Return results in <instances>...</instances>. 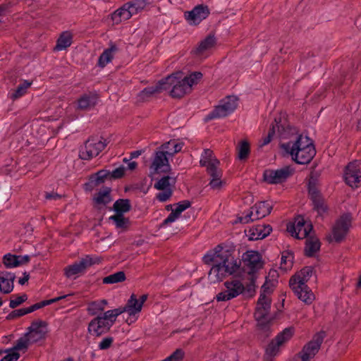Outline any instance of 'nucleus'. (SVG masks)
Here are the masks:
<instances>
[{
    "label": "nucleus",
    "mask_w": 361,
    "mask_h": 361,
    "mask_svg": "<svg viewBox=\"0 0 361 361\" xmlns=\"http://www.w3.org/2000/svg\"><path fill=\"white\" fill-rule=\"evenodd\" d=\"M204 264L212 265L209 278L215 283L237 272L240 266V261L235 259L231 252L224 250L220 245L208 252L202 259Z\"/></svg>",
    "instance_id": "nucleus-1"
},
{
    "label": "nucleus",
    "mask_w": 361,
    "mask_h": 361,
    "mask_svg": "<svg viewBox=\"0 0 361 361\" xmlns=\"http://www.w3.org/2000/svg\"><path fill=\"white\" fill-rule=\"evenodd\" d=\"M274 283H270L268 279H266L265 283L262 286V293L258 299L255 312V317L257 321L259 330L264 336H269L270 331V322L268 320V314L271 308V300L266 295L273 290Z\"/></svg>",
    "instance_id": "nucleus-2"
},
{
    "label": "nucleus",
    "mask_w": 361,
    "mask_h": 361,
    "mask_svg": "<svg viewBox=\"0 0 361 361\" xmlns=\"http://www.w3.org/2000/svg\"><path fill=\"white\" fill-rule=\"evenodd\" d=\"M312 267H305L289 280V286L297 298L306 305H310L315 299L312 290L307 285L313 273Z\"/></svg>",
    "instance_id": "nucleus-3"
},
{
    "label": "nucleus",
    "mask_w": 361,
    "mask_h": 361,
    "mask_svg": "<svg viewBox=\"0 0 361 361\" xmlns=\"http://www.w3.org/2000/svg\"><path fill=\"white\" fill-rule=\"evenodd\" d=\"M182 76V73H176L161 80L164 90H169L173 98H181L190 92V85L183 80Z\"/></svg>",
    "instance_id": "nucleus-4"
},
{
    "label": "nucleus",
    "mask_w": 361,
    "mask_h": 361,
    "mask_svg": "<svg viewBox=\"0 0 361 361\" xmlns=\"http://www.w3.org/2000/svg\"><path fill=\"white\" fill-rule=\"evenodd\" d=\"M147 4L146 0H133L127 2L111 14V20L115 24H119L123 20H127L133 15L143 11Z\"/></svg>",
    "instance_id": "nucleus-5"
},
{
    "label": "nucleus",
    "mask_w": 361,
    "mask_h": 361,
    "mask_svg": "<svg viewBox=\"0 0 361 361\" xmlns=\"http://www.w3.org/2000/svg\"><path fill=\"white\" fill-rule=\"evenodd\" d=\"M101 262L99 257H93L91 255H86L79 261L66 267L63 269L64 275L67 278H72L77 275L83 274L87 269L92 265L99 264Z\"/></svg>",
    "instance_id": "nucleus-6"
},
{
    "label": "nucleus",
    "mask_w": 361,
    "mask_h": 361,
    "mask_svg": "<svg viewBox=\"0 0 361 361\" xmlns=\"http://www.w3.org/2000/svg\"><path fill=\"white\" fill-rule=\"evenodd\" d=\"M273 209V205L267 201L256 203L250 208V211L245 216L238 217L239 222L247 224L250 221L262 219L269 215Z\"/></svg>",
    "instance_id": "nucleus-7"
},
{
    "label": "nucleus",
    "mask_w": 361,
    "mask_h": 361,
    "mask_svg": "<svg viewBox=\"0 0 361 361\" xmlns=\"http://www.w3.org/2000/svg\"><path fill=\"white\" fill-rule=\"evenodd\" d=\"M237 97L235 96H228L222 99L220 104L211 111L207 116V120H212L225 117L231 114L238 106Z\"/></svg>",
    "instance_id": "nucleus-8"
},
{
    "label": "nucleus",
    "mask_w": 361,
    "mask_h": 361,
    "mask_svg": "<svg viewBox=\"0 0 361 361\" xmlns=\"http://www.w3.org/2000/svg\"><path fill=\"white\" fill-rule=\"evenodd\" d=\"M106 140H102L97 137L89 138L85 147L80 150V158L84 160H89L97 157L106 146Z\"/></svg>",
    "instance_id": "nucleus-9"
},
{
    "label": "nucleus",
    "mask_w": 361,
    "mask_h": 361,
    "mask_svg": "<svg viewBox=\"0 0 361 361\" xmlns=\"http://www.w3.org/2000/svg\"><path fill=\"white\" fill-rule=\"evenodd\" d=\"M326 337V332L321 331L317 333L312 339L306 344L299 353L301 361H309L318 353L322 343Z\"/></svg>",
    "instance_id": "nucleus-10"
},
{
    "label": "nucleus",
    "mask_w": 361,
    "mask_h": 361,
    "mask_svg": "<svg viewBox=\"0 0 361 361\" xmlns=\"http://www.w3.org/2000/svg\"><path fill=\"white\" fill-rule=\"evenodd\" d=\"M293 172V169L288 166L276 170L266 169L263 173V178L269 184H280L290 177Z\"/></svg>",
    "instance_id": "nucleus-11"
},
{
    "label": "nucleus",
    "mask_w": 361,
    "mask_h": 361,
    "mask_svg": "<svg viewBox=\"0 0 361 361\" xmlns=\"http://www.w3.org/2000/svg\"><path fill=\"white\" fill-rule=\"evenodd\" d=\"M226 290L216 295L218 302L228 301L242 294L245 290L244 285L239 280H233L224 283Z\"/></svg>",
    "instance_id": "nucleus-12"
},
{
    "label": "nucleus",
    "mask_w": 361,
    "mask_h": 361,
    "mask_svg": "<svg viewBox=\"0 0 361 361\" xmlns=\"http://www.w3.org/2000/svg\"><path fill=\"white\" fill-rule=\"evenodd\" d=\"M293 335V328H286L273 339L266 348L267 357L273 358L279 352V347L288 341Z\"/></svg>",
    "instance_id": "nucleus-13"
},
{
    "label": "nucleus",
    "mask_w": 361,
    "mask_h": 361,
    "mask_svg": "<svg viewBox=\"0 0 361 361\" xmlns=\"http://www.w3.org/2000/svg\"><path fill=\"white\" fill-rule=\"evenodd\" d=\"M345 180L351 188L361 187V161L349 163L345 170Z\"/></svg>",
    "instance_id": "nucleus-14"
},
{
    "label": "nucleus",
    "mask_w": 361,
    "mask_h": 361,
    "mask_svg": "<svg viewBox=\"0 0 361 361\" xmlns=\"http://www.w3.org/2000/svg\"><path fill=\"white\" fill-rule=\"evenodd\" d=\"M47 322L40 319L35 320L31 323L26 333L30 343H36L44 339L47 333Z\"/></svg>",
    "instance_id": "nucleus-15"
},
{
    "label": "nucleus",
    "mask_w": 361,
    "mask_h": 361,
    "mask_svg": "<svg viewBox=\"0 0 361 361\" xmlns=\"http://www.w3.org/2000/svg\"><path fill=\"white\" fill-rule=\"evenodd\" d=\"M351 224V216L348 214H344L336 221L332 229L334 240L341 242L345 237Z\"/></svg>",
    "instance_id": "nucleus-16"
},
{
    "label": "nucleus",
    "mask_w": 361,
    "mask_h": 361,
    "mask_svg": "<svg viewBox=\"0 0 361 361\" xmlns=\"http://www.w3.org/2000/svg\"><path fill=\"white\" fill-rule=\"evenodd\" d=\"M242 261L249 274H254L262 267L261 256L257 251H247L243 255Z\"/></svg>",
    "instance_id": "nucleus-17"
},
{
    "label": "nucleus",
    "mask_w": 361,
    "mask_h": 361,
    "mask_svg": "<svg viewBox=\"0 0 361 361\" xmlns=\"http://www.w3.org/2000/svg\"><path fill=\"white\" fill-rule=\"evenodd\" d=\"M312 225H305L303 218L298 216L293 224L288 225L287 231L298 239L306 238L312 230Z\"/></svg>",
    "instance_id": "nucleus-18"
},
{
    "label": "nucleus",
    "mask_w": 361,
    "mask_h": 361,
    "mask_svg": "<svg viewBox=\"0 0 361 361\" xmlns=\"http://www.w3.org/2000/svg\"><path fill=\"white\" fill-rule=\"evenodd\" d=\"M167 155L166 152L163 149L157 151L154 153V157L150 166V169L153 171V173H159L169 171L170 165Z\"/></svg>",
    "instance_id": "nucleus-19"
},
{
    "label": "nucleus",
    "mask_w": 361,
    "mask_h": 361,
    "mask_svg": "<svg viewBox=\"0 0 361 361\" xmlns=\"http://www.w3.org/2000/svg\"><path fill=\"white\" fill-rule=\"evenodd\" d=\"M111 326L112 322L106 321L102 316H97L89 323L88 331L92 335L99 336L108 332Z\"/></svg>",
    "instance_id": "nucleus-20"
},
{
    "label": "nucleus",
    "mask_w": 361,
    "mask_h": 361,
    "mask_svg": "<svg viewBox=\"0 0 361 361\" xmlns=\"http://www.w3.org/2000/svg\"><path fill=\"white\" fill-rule=\"evenodd\" d=\"M292 159L299 164H307L311 161L316 154V150L314 146L308 147L306 145V147L303 149H298L297 151L290 152Z\"/></svg>",
    "instance_id": "nucleus-21"
},
{
    "label": "nucleus",
    "mask_w": 361,
    "mask_h": 361,
    "mask_svg": "<svg viewBox=\"0 0 361 361\" xmlns=\"http://www.w3.org/2000/svg\"><path fill=\"white\" fill-rule=\"evenodd\" d=\"M209 14L207 6H196L192 11L185 13V17L190 24L197 25Z\"/></svg>",
    "instance_id": "nucleus-22"
},
{
    "label": "nucleus",
    "mask_w": 361,
    "mask_h": 361,
    "mask_svg": "<svg viewBox=\"0 0 361 361\" xmlns=\"http://www.w3.org/2000/svg\"><path fill=\"white\" fill-rule=\"evenodd\" d=\"M125 308L128 314V317L126 321L128 324H130L137 319V314L141 312L142 307L139 303L136 295L132 294L125 305Z\"/></svg>",
    "instance_id": "nucleus-23"
},
{
    "label": "nucleus",
    "mask_w": 361,
    "mask_h": 361,
    "mask_svg": "<svg viewBox=\"0 0 361 361\" xmlns=\"http://www.w3.org/2000/svg\"><path fill=\"white\" fill-rule=\"evenodd\" d=\"M306 145L310 146H314L312 140L307 137L302 135H299L296 137L295 141H290L287 143H283L281 147L288 153L297 151L298 149H304L306 147Z\"/></svg>",
    "instance_id": "nucleus-24"
},
{
    "label": "nucleus",
    "mask_w": 361,
    "mask_h": 361,
    "mask_svg": "<svg viewBox=\"0 0 361 361\" xmlns=\"http://www.w3.org/2000/svg\"><path fill=\"white\" fill-rule=\"evenodd\" d=\"M309 195L312 202L314 209L319 214L325 212L327 209V207L320 192L317 191L316 188L310 187Z\"/></svg>",
    "instance_id": "nucleus-25"
},
{
    "label": "nucleus",
    "mask_w": 361,
    "mask_h": 361,
    "mask_svg": "<svg viewBox=\"0 0 361 361\" xmlns=\"http://www.w3.org/2000/svg\"><path fill=\"white\" fill-rule=\"evenodd\" d=\"M174 206L176 208L172 210L167 218L164 220L162 226H166L175 221L183 211L191 206V202L189 200H183L176 204Z\"/></svg>",
    "instance_id": "nucleus-26"
},
{
    "label": "nucleus",
    "mask_w": 361,
    "mask_h": 361,
    "mask_svg": "<svg viewBox=\"0 0 361 361\" xmlns=\"http://www.w3.org/2000/svg\"><path fill=\"white\" fill-rule=\"evenodd\" d=\"M97 101L98 97L97 94H85L78 99V109L82 111L90 110L95 106Z\"/></svg>",
    "instance_id": "nucleus-27"
},
{
    "label": "nucleus",
    "mask_w": 361,
    "mask_h": 361,
    "mask_svg": "<svg viewBox=\"0 0 361 361\" xmlns=\"http://www.w3.org/2000/svg\"><path fill=\"white\" fill-rule=\"evenodd\" d=\"M163 87H164L163 82H162L161 80L160 81H159L154 86L145 87L143 90H142L139 93V94H138L139 100L143 102V101L148 99L152 95H154L157 93H160L161 92H162L164 90Z\"/></svg>",
    "instance_id": "nucleus-28"
},
{
    "label": "nucleus",
    "mask_w": 361,
    "mask_h": 361,
    "mask_svg": "<svg viewBox=\"0 0 361 361\" xmlns=\"http://www.w3.org/2000/svg\"><path fill=\"white\" fill-rule=\"evenodd\" d=\"M118 50L116 44L111 43L110 47L106 49L102 54L99 56L98 60V66L104 68L107 63L111 61L114 58V54Z\"/></svg>",
    "instance_id": "nucleus-29"
},
{
    "label": "nucleus",
    "mask_w": 361,
    "mask_h": 361,
    "mask_svg": "<svg viewBox=\"0 0 361 361\" xmlns=\"http://www.w3.org/2000/svg\"><path fill=\"white\" fill-rule=\"evenodd\" d=\"M215 44L216 39L214 36L209 35L204 40L200 42L195 52L197 55L203 56L204 53L212 49Z\"/></svg>",
    "instance_id": "nucleus-30"
},
{
    "label": "nucleus",
    "mask_w": 361,
    "mask_h": 361,
    "mask_svg": "<svg viewBox=\"0 0 361 361\" xmlns=\"http://www.w3.org/2000/svg\"><path fill=\"white\" fill-rule=\"evenodd\" d=\"M109 221H113L115 226L118 229L126 231L130 226V221L128 218H126L123 214H115L109 218Z\"/></svg>",
    "instance_id": "nucleus-31"
},
{
    "label": "nucleus",
    "mask_w": 361,
    "mask_h": 361,
    "mask_svg": "<svg viewBox=\"0 0 361 361\" xmlns=\"http://www.w3.org/2000/svg\"><path fill=\"white\" fill-rule=\"evenodd\" d=\"M320 248V242L316 238H309L306 240L305 252L307 257H312Z\"/></svg>",
    "instance_id": "nucleus-32"
},
{
    "label": "nucleus",
    "mask_w": 361,
    "mask_h": 361,
    "mask_svg": "<svg viewBox=\"0 0 361 361\" xmlns=\"http://www.w3.org/2000/svg\"><path fill=\"white\" fill-rule=\"evenodd\" d=\"M72 38L73 35L71 32L68 31L62 32V34L60 35L59 38L57 40L55 49L58 51L66 49L71 45Z\"/></svg>",
    "instance_id": "nucleus-33"
},
{
    "label": "nucleus",
    "mask_w": 361,
    "mask_h": 361,
    "mask_svg": "<svg viewBox=\"0 0 361 361\" xmlns=\"http://www.w3.org/2000/svg\"><path fill=\"white\" fill-rule=\"evenodd\" d=\"M183 145V144L181 142H176L175 140H170L169 142L161 145L160 149L164 150L168 155L173 156L181 151Z\"/></svg>",
    "instance_id": "nucleus-34"
},
{
    "label": "nucleus",
    "mask_w": 361,
    "mask_h": 361,
    "mask_svg": "<svg viewBox=\"0 0 361 361\" xmlns=\"http://www.w3.org/2000/svg\"><path fill=\"white\" fill-rule=\"evenodd\" d=\"M116 214H123L131 209L130 201L128 199H118L113 205Z\"/></svg>",
    "instance_id": "nucleus-35"
},
{
    "label": "nucleus",
    "mask_w": 361,
    "mask_h": 361,
    "mask_svg": "<svg viewBox=\"0 0 361 361\" xmlns=\"http://www.w3.org/2000/svg\"><path fill=\"white\" fill-rule=\"evenodd\" d=\"M281 122V116L276 117L274 118V123H272L270 126V128L268 132V135L264 138L263 142L261 146H264L268 145L272 140L274 135L276 133V130H277L280 132L281 128H283L282 126H279V123Z\"/></svg>",
    "instance_id": "nucleus-36"
},
{
    "label": "nucleus",
    "mask_w": 361,
    "mask_h": 361,
    "mask_svg": "<svg viewBox=\"0 0 361 361\" xmlns=\"http://www.w3.org/2000/svg\"><path fill=\"white\" fill-rule=\"evenodd\" d=\"M210 166H207V172L210 176L211 179H219L222 177V171L219 168L220 161L219 160H214Z\"/></svg>",
    "instance_id": "nucleus-37"
},
{
    "label": "nucleus",
    "mask_w": 361,
    "mask_h": 361,
    "mask_svg": "<svg viewBox=\"0 0 361 361\" xmlns=\"http://www.w3.org/2000/svg\"><path fill=\"white\" fill-rule=\"evenodd\" d=\"M126 277L125 272L120 271L104 277L102 280V282L104 284H114L123 282L126 280Z\"/></svg>",
    "instance_id": "nucleus-38"
},
{
    "label": "nucleus",
    "mask_w": 361,
    "mask_h": 361,
    "mask_svg": "<svg viewBox=\"0 0 361 361\" xmlns=\"http://www.w3.org/2000/svg\"><path fill=\"white\" fill-rule=\"evenodd\" d=\"M176 183V178L171 177L169 176H165L158 180L154 187L157 190H166V189H171L170 186L172 184H175Z\"/></svg>",
    "instance_id": "nucleus-39"
},
{
    "label": "nucleus",
    "mask_w": 361,
    "mask_h": 361,
    "mask_svg": "<svg viewBox=\"0 0 361 361\" xmlns=\"http://www.w3.org/2000/svg\"><path fill=\"white\" fill-rule=\"evenodd\" d=\"M94 200L97 204L106 205L111 200L110 197V189L106 188L104 190L98 192L95 195Z\"/></svg>",
    "instance_id": "nucleus-40"
},
{
    "label": "nucleus",
    "mask_w": 361,
    "mask_h": 361,
    "mask_svg": "<svg viewBox=\"0 0 361 361\" xmlns=\"http://www.w3.org/2000/svg\"><path fill=\"white\" fill-rule=\"evenodd\" d=\"M108 178H110V171L102 169L92 176L90 180L91 183H94V185L97 186L104 183V180Z\"/></svg>",
    "instance_id": "nucleus-41"
},
{
    "label": "nucleus",
    "mask_w": 361,
    "mask_h": 361,
    "mask_svg": "<svg viewBox=\"0 0 361 361\" xmlns=\"http://www.w3.org/2000/svg\"><path fill=\"white\" fill-rule=\"evenodd\" d=\"M214 160L218 159L213 157V151L209 149H206L201 155L200 164L201 166L207 167V166H210L212 162H214Z\"/></svg>",
    "instance_id": "nucleus-42"
},
{
    "label": "nucleus",
    "mask_w": 361,
    "mask_h": 361,
    "mask_svg": "<svg viewBox=\"0 0 361 361\" xmlns=\"http://www.w3.org/2000/svg\"><path fill=\"white\" fill-rule=\"evenodd\" d=\"M238 157L240 160L247 159L248 157L250 149L248 142L244 140L241 141L239 145L237 147Z\"/></svg>",
    "instance_id": "nucleus-43"
},
{
    "label": "nucleus",
    "mask_w": 361,
    "mask_h": 361,
    "mask_svg": "<svg viewBox=\"0 0 361 361\" xmlns=\"http://www.w3.org/2000/svg\"><path fill=\"white\" fill-rule=\"evenodd\" d=\"M31 85V82L25 80L23 83L20 84L16 90L11 94V99L15 100L23 95H24L26 92L27 89Z\"/></svg>",
    "instance_id": "nucleus-44"
},
{
    "label": "nucleus",
    "mask_w": 361,
    "mask_h": 361,
    "mask_svg": "<svg viewBox=\"0 0 361 361\" xmlns=\"http://www.w3.org/2000/svg\"><path fill=\"white\" fill-rule=\"evenodd\" d=\"M202 78V73L200 72H193L188 76L183 78V80L190 85V90L191 91L192 87L197 85Z\"/></svg>",
    "instance_id": "nucleus-45"
},
{
    "label": "nucleus",
    "mask_w": 361,
    "mask_h": 361,
    "mask_svg": "<svg viewBox=\"0 0 361 361\" xmlns=\"http://www.w3.org/2000/svg\"><path fill=\"white\" fill-rule=\"evenodd\" d=\"M262 226L261 224H257L252 228H250L248 230V234L247 236L249 238V240H257L259 239H263V237L262 236Z\"/></svg>",
    "instance_id": "nucleus-46"
},
{
    "label": "nucleus",
    "mask_w": 361,
    "mask_h": 361,
    "mask_svg": "<svg viewBox=\"0 0 361 361\" xmlns=\"http://www.w3.org/2000/svg\"><path fill=\"white\" fill-rule=\"evenodd\" d=\"M19 258L16 255L11 254L5 255L3 258V262L6 267L12 268L19 266Z\"/></svg>",
    "instance_id": "nucleus-47"
},
{
    "label": "nucleus",
    "mask_w": 361,
    "mask_h": 361,
    "mask_svg": "<svg viewBox=\"0 0 361 361\" xmlns=\"http://www.w3.org/2000/svg\"><path fill=\"white\" fill-rule=\"evenodd\" d=\"M107 304V301L106 300H102L99 302H92L88 308V311L90 314L94 315L97 313L98 311H103L104 308V305Z\"/></svg>",
    "instance_id": "nucleus-48"
},
{
    "label": "nucleus",
    "mask_w": 361,
    "mask_h": 361,
    "mask_svg": "<svg viewBox=\"0 0 361 361\" xmlns=\"http://www.w3.org/2000/svg\"><path fill=\"white\" fill-rule=\"evenodd\" d=\"M293 256L290 253H283L281 259L280 269L287 270L292 267Z\"/></svg>",
    "instance_id": "nucleus-49"
},
{
    "label": "nucleus",
    "mask_w": 361,
    "mask_h": 361,
    "mask_svg": "<svg viewBox=\"0 0 361 361\" xmlns=\"http://www.w3.org/2000/svg\"><path fill=\"white\" fill-rule=\"evenodd\" d=\"M13 289V282L6 281L5 279L0 278V290L2 293L8 294Z\"/></svg>",
    "instance_id": "nucleus-50"
},
{
    "label": "nucleus",
    "mask_w": 361,
    "mask_h": 361,
    "mask_svg": "<svg viewBox=\"0 0 361 361\" xmlns=\"http://www.w3.org/2000/svg\"><path fill=\"white\" fill-rule=\"evenodd\" d=\"M30 343L29 337L26 336L20 338L17 340L16 343L13 348L15 350H26L28 347V344Z\"/></svg>",
    "instance_id": "nucleus-51"
},
{
    "label": "nucleus",
    "mask_w": 361,
    "mask_h": 361,
    "mask_svg": "<svg viewBox=\"0 0 361 361\" xmlns=\"http://www.w3.org/2000/svg\"><path fill=\"white\" fill-rule=\"evenodd\" d=\"M27 300V296L26 294H23L20 296H16L14 299H11L9 302V307L12 309H14L22 303L25 302Z\"/></svg>",
    "instance_id": "nucleus-52"
},
{
    "label": "nucleus",
    "mask_w": 361,
    "mask_h": 361,
    "mask_svg": "<svg viewBox=\"0 0 361 361\" xmlns=\"http://www.w3.org/2000/svg\"><path fill=\"white\" fill-rule=\"evenodd\" d=\"M114 338L111 336H106L98 344L99 350H105L111 348L114 343Z\"/></svg>",
    "instance_id": "nucleus-53"
},
{
    "label": "nucleus",
    "mask_w": 361,
    "mask_h": 361,
    "mask_svg": "<svg viewBox=\"0 0 361 361\" xmlns=\"http://www.w3.org/2000/svg\"><path fill=\"white\" fill-rule=\"evenodd\" d=\"M28 314L27 309L26 308H21L18 310H15L12 311L11 313H9L6 319L8 320H12L16 318L24 316L25 314Z\"/></svg>",
    "instance_id": "nucleus-54"
},
{
    "label": "nucleus",
    "mask_w": 361,
    "mask_h": 361,
    "mask_svg": "<svg viewBox=\"0 0 361 361\" xmlns=\"http://www.w3.org/2000/svg\"><path fill=\"white\" fill-rule=\"evenodd\" d=\"M162 192H159L157 194V199L160 202H166L167 201L173 194V191L171 189H166V190H161Z\"/></svg>",
    "instance_id": "nucleus-55"
},
{
    "label": "nucleus",
    "mask_w": 361,
    "mask_h": 361,
    "mask_svg": "<svg viewBox=\"0 0 361 361\" xmlns=\"http://www.w3.org/2000/svg\"><path fill=\"white\" fill-rule=\"evenodd\" d=\"M255 293V285L253 278L251 281L245 287V290L243 293L246 297L251 298Z\"/></svg>",
    "instance_id": "nucleus-56"
},
{
    "label": "nucleus",
    "mask_w": 361,
    "mask_h": 361,
    "mask_svg": "<svg viewBox=\"0 0 361 361\" xmlns=\"http://www.w3.org/2000/svg\"><path fill=\"white\" fill-rule=\"evenodd\" d=\"M125 174V167L121 166L110 172V179L121 178Z\"/></svg>",
    "instance_id": "nucleus-57"
},
{
    "label": "nucleus",
    "mask_w": 361,
    "mask_h": 361,
    "mask_svg": "<svg viewBox=\"0 0 361 361\" xmlns=\"http://www.w3.org/2000/svg\"><path fill=\"white\" fill-rule=\"evenodd\" d=\"M225 183L221 180V178L219 179H210L209 185L214 190H219Z\"/></svg>",
    "instance_id": "nucleus-58"
},
{
    "label": "nucleus",
    "mask_w": 361,
    "mask_h": 361,
    "mask_svg": "<svg viewBox=\"0 0 361 361\" xmlns=\"http://www.w3.org/2000/svg\"><path fill=\"white\" fill-rule=\"evenodd\" d=\"M20 357V354L17 352L13 351L4 356L1 361H17Z\"/></svg>",
    "instance_id": "nucleus-59"
},
{
    "label": "nucleus",
    "mask_w": 361,
    "mask_h": 361,
    "mask_svg": "<svg viewBox=\"0 0 361 361\" xmlns=\"http://www.w3.org/2000/svg\"><path fill=\"white\" fill-rule=\"evenodd\" d=\"M73 295V294H67V295H61V296H59V297H56V298H52V299H50V300H43L44 302V305L47 306V305H51V304H53L54 302H56L62 299H65V298H68L69 297H71Z\"/></svg>",
    "instance_id": "nucleus-60"
},
{
    "label": "nucleus",
    "mask_w": 361,
    "mask_h": 361,
    "mask_svg": "<svg viewBox=\"0 0 361 361\" xmlns=\"http://www.w3.org/2000/svg\"><path fill=\"white\" fill-rule=\"evenodd\" d=\"M261 226H262V236L263 237V238H264L270 234V233L272 231V228L269 224H261Z\"/></svg>",
    "instance_id": "nucleus-61"
},
{
    "label": "nucleus",
    "mask_w": 361,
    "mask_h": 361,
    "mask_svg": "<svg viewBox=\"0 0 361 361\" xmlns=\"http://www.w3.org/2000/svg\"><path fill=\"white\" fill-rule=\"evenodd\" d=\"M101 316L104 319H105L106 321L112 322V325L114 324L116 321V319L114 318L113 313H111V310L105 312L104 314Z\"/></svg>",
    "instance_id": "nucleus-62"
},
{
    "label": "nucleus",
    "mask_w": 361,
    "mask_h": 361,
    "mask_svg": "<svg viewBox=\"0 0 361 361\" xmlns=\"http://www.w3.org/2000/svg\"><path fill=\"white\" fill-rule=\"evenodd\" d=\"M44 307H45L44 302V301H42V302L35 303V304L31 305L30 307H27V312L29 314V313H31L37 310Z\"/></svg>",
    "instance_id": "nucleus-63"
},
{
    "label": "nucleus",
    "mask_w": 361,
    "mask_h": 361,
    "mask_svg": "<svg viewBox=\"0 0 361 361\" xmlns=\"http://www.w3.org/2000/svg\"><path fill=\"white\" fill-rule=\"evenodd\" d=\"M61 195L55 192H45L44 197L46 200H58L61 198Z\"/></svg>",
    "instance_id": "nucleus-64"
}]
</instances>
